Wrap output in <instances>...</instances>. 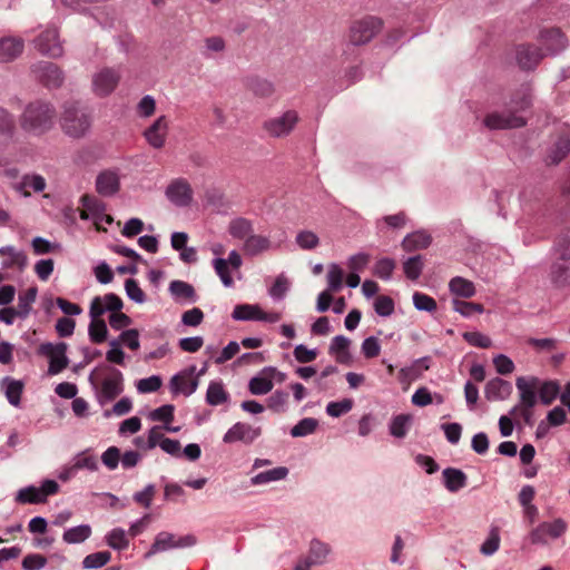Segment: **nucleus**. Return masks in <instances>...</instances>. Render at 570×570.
<instances>
[{
	"instance_id": "f257e3e1",
	"label": "nucleus",
	"mask_w": 570,
	"mask_h": 570,
	"mask_svg": "<svg viewBox=\"0 0 570 570\" xmlns=\"http://www.w3.org/2000/svg\"><path fill=\"white\" fill-rule=\"evenodd\" d=\"M56 118L57 111L52 104L35 100L24 107L20 117V126L33 136H41L53 128Z\"/></svg>"
},
{
	"instance_id": "f03ea898",
	"label": "nucleus",
	"mask_w": 570,
	"mask_h": 570,
	"mask_svg": "<svg viewBox=\"0 0 570 570\" xmlns=\"http://www.w3.org/2000/svg\"><path fill=\"white\" fill-rule=\"evenodd\" d=\"M62 131L71 138H82L91 127V115L79 101H67L60 116Z\"/></svg>"
},
{
	"instance_id": "7ed1b4c3",
	"label": "nucleus",
	"mask_w": 570,
	"mask_h": 570,
	"mask_svg": "<svg viewBox=\"0 0 570 570\" xmlns=\"http://www.w3.org/2000/svg\"><path fill=\"white\" fill-rule=\"evenodd\" d=\"M96 373V370L91 372L89 381L96 390V399L98 403L104 406L124 392V376L119 370L115 367H107V375L98 384Z\"/></svg>"
},
{
	"instance_id": "20e7f679",
	"label": "nucleus",
	"mask_w": 570,
	"mask_h": 570,
	"mask_svg": "<svg viewBox=\"0 0 570 570\" xmlns=\"http://www.w3.org/2000/svg\"><path fill=\"white\" fill-rule=\"evenodd\" d=\"M298 121V112L288 109L278 116L266 119L263 122V129L272 138H284L293 132Z\"/></svg>"
},
{
	"instance_id": "39448f33",
	"label": "nucleus",
	"mask_w": 570,
	"mask_h": 570,
	"mask_svg": "<svg viewBox=\"0 0 570 570\" xmlns=\"http://www.w3.org/2000/svg\"><path fill=\"white\" fill-rule=\"evenodd\" d=\"M382 29V20L375 17H365L352 22L348 29V41L354 46L370 42Z\"/></svg>"
},
{
	"instance_id": "423d86ee",
	"label": "nucleus",
	"mask_w": 570,
	"mask_h": 570,
	"mask_svg": "<svg viewBox=\"0 0 570 570\" xmlns=\"http://www.w3.org/2000/svg\"><path fill=\"white\" fill-rule=\"evenodd\" d=\"M68 345L65 342L57 344L42 343L39 346V354L49 358L48 374L57 375L69 365V358L66 355Z\"/></svg>"
},
{
	"instance_id": "0eeeda50",
	"label": "nucleus",
	"mask_w": 570,
	"mask_h": 570,
	"mask_svg": "<svg viewBox=\"0 0 570 570\" xmlns=\"http://www.w3.org/2000/svg\"><path fill=\"white\" fill-rule=\"evenodd\" d=\"M194 544H196V538L193 534L177 537L170 532L163 531L156 535L150 550L146 553V558L169 549L188 548Z\"/></svg>"
},
{
	"instance_id": "6e6552de",
	"label": "nucleus",
	"mask_w": 570,
	"mask_h": 570,
	"mask_svg": "<svg viewBox=\"0 0 570 570\" xmlns=\"http://www.w3.org/2000/svg\"><path fill=\"white\" fill-rule=\"evenodd\" d=\"M167 199L177 207H188L194 197V191L186 178H175L166 187Z\"/></svg>"
},
{
	"instance_id": "1a4fd4ad",
	"label": "nucleus",
	"mask_w": 570,
	"mask_h": 570,
	"mask_svg": "<svg viewBox=\"0 0 570 570\" xmlns=\"http://www.w3.org/2000/svg\"><path fill=\"white\" fill-rule=\"evenodd\" d=\"M104 309L100 308L98 299H92L89 308V316L91 318L88 326L89 338L95 344H100L106 341L108 328L106 322L101 318Z\"/></svg>"
},
{
	"instance_id": "9d476101",
	"label": "nucleus",
	"mask_w": 570,
	"mask_h": 570,
	"mask_svg": "<svg viewBox=\"0 0 570 570\" xmlns=\"http://www.w3.org/2000/svg\"><path fill=\"white\" fill-rule=\"evenodd\" d=\"M120 80V72L114 68H104L92 77V90L99 97L109 96Z\"/></svg>"
},
{
	"instance_id": "9b49d317",
	"label": "nucleus",
	"mask_w": 570,
	"mask_h": 570,
	"mask_svg": "<svg viewBox=\"0 0 570 570\" xmlns=\"http://www.w3.org/2000/svg\"><path fill=\"white\" fill-rule=\"evenodd\" d=\"M567 523L562 519H556L553 522H542L530 532L532 543H547V538L557 539L567 531Z\"/></svg>"
},
{
	"instance_id": "f8f14e48",
	"label": "nucleus",
	"mask_w": 570,
	"mask_h": 570,
	"mask_svg": "<svg viewBox=\"0 0 570 570\" xmlns=\"http://www.w3.org/2000/svg\"><path fill=\"white\" fill-rule=\"evenodd\" d=\"M515 386L520 394L519 406L534 407L537 404V394L540 386V380L535 376H520L515 380Z\"/></svg>"
},
{
	"instance_id": "ddd939ff",
	"label": "nucleus",
	"mask_w": 570,
	"mask_h": 570,
	"mask_svg": "<svg viewBox=\"0 0 570 570\" xmlns=\"http://www.w3.org/2000/svg\"><path fill=\"white\" fill-rule=\"evenodd\" d=\"M36 48L42 55H47L52 58L60 57L63 49L59 41L58 30L56 28H48L41 32L36 39Z\"/></svg>"
},
{
	"instance_id": "4468645a",
	"label": "nucleus",
	"mask_w": 570,
	"mask_h": 570,
	"mask_svg": "<svg viewBox=\"0 0 570 570\" xmlns=\"http://www.w3.org/2000/svg\"><path fill=\"white\" fill-rule=\"evenodd\" d=\"M483 122L489 129L521 128L527 124L523 117L517 116L513 112H492L484 118Z\"/></svg>"
},
{
	"instance_id": "2eb2a0df",
	"label": "nucleus",
	"mask_w": 570,
	"mask_h": 570,
	"mask_svg": "<svg viewBox=\"0 0 570 570\" xmlns=\"http://www.w3.org/2000/svg\"><path fill=\"white\" fill-rule=\"evenodd\" d=\"M39 80L48 88H58L63 82L61 69L52 62H40L35 67Z\"/></svg>"
},
{
	"instance_id": "dca6fc26",
	"label": "nucleus",
	"mask_w": 570,
	"mask_h": 570,
	"mask_svg": "<svg viewBox=\"0 0 570 570\" xmlns=\"http://www.w3.org/2000/svg\"><path fill=\"white\" fill-rule=\"evenodd\" d=\"M259 435L261 428H253L247 423L237 422L225 433L223 440L225 443H234L237 441L252 443Z\"/></svg>"
},
{
	"instance_id": "f3484780",
	"label": "nucleus",
	"mask_w": 570,
	"mask_h": 570,
	"mask_svg": "<svg viewBox=\"0 0 570 570\" xmlns=\"http://www.w3.org/2000/svg\"><path fill=\"white\" fill-rule=\"evenodd\" d=\"M277 370L275 367H265L259 375L250 379L248 390L253 395H265L273 390V379Z\"/></svg>"
},
{
	"instance_id": "a211bd4d",
	"label": "nucleus",
	"mask_w": 570,
	"mask_h": 570,
	"mask_svg": "<svg viewBox=\"0 0 570 570\" xmlns=\"http://www.w3.org/2000/svg\"><path fill=\"white\" fill-rule=\"evenodd\" d=\"M543 53L541 49L533 45H520L517 48V61L521 69L532 70L534 69L541 59Z\"/></svg>"
},
{
	"instance_id": "6ab92c4d",
	"label": "nucleus",
	"mask_w": 570,
	"mask_h": 570,
	"mask_svg": "<svg viewBox=\"0 0 570 570\" xmlns=\"http://www.w3.org/2000/svg\"><path fill=\"white\" fill-rule=\"evenodd\" d=\"M167 132L168 120L166 116H160L145 130L144 136L150 146L159 149L165 145Z\"/></svg>"
},
{
	"instance_id": "aec40b11",
	"label": "nucleus",
	"mask_w": 570,
	"mask_h": 570,
	"mask_svg": "<svg viewBox=\"0 0 570 570\" xmlns=\"http://www.w3.org/2000/svg\"><path fill=\"white\" fill-rule=\"evenodd\" d=\"M0 256L2 257L1 266L3 269H17L22 272L28 263L27 255L13 246L1 247Z\"/></svg>"
},
{
	"instance_id": "412c9836",
	"label": "nucleus",
	"mask_w": 570,
	"mask_h": 570,
	"mask_svg": "<svg viewBox=\"0 0 570 570\" xmlns=\"http://www.w3.org/2000/svg\"><path fill=\"white\" fill-rule=\"evenodd\" d=\"M195 367H191L189 373L180 372L174 375L170 380V389L174 393H183L186 396L193 394L197 386L198 380L193 377Z\"/></svg>"
},
{
	"instance_id": "4be33fe9",
	"label": "nucleus",
	"mask_w": 570,
	"mask_h": 570,
	"mask_svg": "<svg viewBox=\"0 0 570 570\" xmlns=\"http://www.w3.org/2000/svg\"><path fill=\"white\" fill-rule=\"evenodd\" d=\"M549 277L551 283L558 288L570 286V261L554 258L550 267Z\"/></svg>"
},
{
	"instance_id": "5701e85b",
	"label": "nucleus",
	"mask_w": 570,
	"mask_h": 570,
	"mask_svg": "<svg viewBox=\"0 0 570 570\" xmlns=\"http://www.w3.org/2000/svg\"><path fill=\"white\" fill-rule=\"evenodd\" d=\"M119 177L115 171L105 170L97 176L96 190L101 196H112L119 190Z\"/></svg>"
},
{
	"instance_id": "b1692460",
	"label": "nucleus",
	"mask_w": 570,
	"mask_h": 570,
	"mask_svg": "<svg viewBox=\"0 0 570 570\" xmlns=\"http://www.w3.org/2000/svg\"><path fill=\"white\" fill-rule=\"evenodd\" d=\"M24 43L19 38L4 37L0 39V62H10L23 51Z\"/></svg>"
},
{
	"instance_id": "393cba45",
	"label": "nucleus",
	"mask_w": 570,
	"mask_h": 570,
	"mask_svg": "<svg viewBox=\"0 0 570 570\" xmlns=\"http://www.w3.org/2000/svg\"><path fill=\"white\" fill-rule=\"evenodd\" d=\"M245 86L258 98H269L275 92L274 83L271 80L258 76L247 77Z\"/></svg>"
},
{
	"instance_id": "a878e982",
	"label": "nucleus",
	"mask_w": 570,
	"mask_h": 570,
	"mask_svg": "<svg viewBox=\"0 0 570 570\" xmlns=\"http://www.w3.org/2000/svg\"><path fill=\"white\" fill-rule=\"evenodd\" d=\"M512 392V385L502 379L490 380L485 385V397L490 401L504 400Z\"/></svg>"
},
{
	"instance_id": "bb28decb",
	"label": "nucleus",
	"mask_w": 570,
	"mask_h": 570,
	"mask_svg": "<svg viewBox=\"0 0 570 570\" xmlns=\"http://www.w3.org/2000/svg\"><path fill=\"white\" fill-rule=\"evenodd\" d=\"M432 237L424 230H417L405 236L402 242V247L405 252H414L425 249L430 246Z\"/></svg>"
},
{
	"instance_id": "cd10ccee",
	"label": "nucleus",
	"mask_w": 570,
	"mask_h": 570,
	"mask_svg": "<svg viewBox=\"0 0 570 570\" xmlns=\"http://www.w3.org/2000/svg\"><path fill=\"white\" fill-rule=\"evenodd\" d=\"M570 153V138L567 136H560L547 156L548 165H558L561 163Z\"/></svg>"
},
{
	"instance_id": "c85d7f7f",
	"label": "nucleus",
	"mask_w": 570,
	"mask_h": 570,
	"mask_svg": "<svg viewBox=\"0 0 570 570\" xmlns=\"http://www.w3.org/2000/svg\"><path fill=\"white\" fill-rule=\"evenodd\" d=\"M38 289L37 287H29L24 292L20 293L18 296V304L14 307L18 312L19 318H27L32 309V304L37 298Z\"/></svg>"
},
{
	"instance_id": "c756f323",
	"label": "nucleus",
	"mask_w": 570,
	"mask_h": 570,
	"mask_svg": "<svg viewBox=\"0 0 570 570\" xmlns=\"http://www.w3.org/2000/svg\"><path fill=\"white\" fill-rule=\"evenodd\" d=\"M445 488L450 492H458L466 485V474L459 469L448 468L443 470Z\"/></svg>"
},
{
	"instance_id": "7c9ffc66",
	"label": "nucleus",
	"mask_w": 570,
	"mask_h": 570,
	"mask_svg": "<svg viewBox=\"0 0 570 570\" xmlns=\"http://www.w3.org/2000/svg\"><path fill=\"white\" fill-rule=\"evenodd\" d=\"M541 39L551 52H558L566 47V38L560 29L552 28L541 32Z\"/></svg>"
},
{
	"instance_id": "2f4dec72",
	"label": "nucleus",
	"mask_w": 570,
	"mask_h": 570,
	"mask_svg": "<svg viewBox=\"0 0 570 570\" xmlns=\"http://www.w3.org/2000/svg\"><path fill=\"white\" fill-rule=\"evenodd\" d=\"M271 242L262 235L250 234L244 242L243 250L246 255L256 256L269 248Z\"/></svg>"
},
{
	"instance_id": "473e14b6",
	"label": "nucleus",
	"mask_w": 570,
	"mask_h": 570,
	"mask_svg": "<svg viewBox=\"0 0 570 570\" xmlns=\"http://www.w3.org/2000/svg\"><path fill=\"white\" fill-rule=\"evenodd\" d=\"M449 288L452 294L463 298H470L475 295L474 284L463 277H453L449 283Z\"/></svg>"
},
{
	"instance_id": "72a5a7b5",
	"label": "nucleus",
	"mask_w": 570,
	"mask_h": 570,
	"mask_svg": "<svg viewBox=\"0 0 570 570\" xmlns=\"http://www.w3.org/2000/svg\"><path fill=\"white\" fill-rule=\"evenodd\" d=\"M553 250L559 261H570V228H564L558 234Z\"/></svg>"
},
{
	"instance_id": "f704fd0d",
	"label": "nucleus",
	"mask_w": 570,
	"mask_h": 570,
	"mask_svg": "<svg viewBox=\"0 0 570 570\" xmlns=\"http://www.w3.org/2000/svg\"><path fill=\"white\" fill-rule=\"evenodd\" d=\"M229 394L224 389L222 382H210L206 392V402L209 405L217 406L228 401Z\"/></svg>"
},
{
	"instance_id": "c9c22d12",
	"label": "nucleus",
	"mask_w": 570,
	"mask_h": 570,
	"mask_svg": "<svg viewBox=\"0 0 570 570\" xmlns=\"http://www.w3.org/2000/svg\"><path fill=\"white\" fill-rule=\"evenodd\" d=\"M253 230L252 222L243 217L233 219L228 226V233L237 239H246Z\"/></svg>"
},
{
	"instance_id": "e433bc0d",
	"label": "nucleus",
	"mask_w": 570,
	"mask_h": 570,
	"mask_svg": "<svg viewBox=\"0 0 570 570\" xmlns=\"http://www.w3.org/2000/svg\"><path fill=\"white\" fill-rule=\"evenodd\" d=\"M288 473L287 468L279 466L268 471L261 472L250 479L253 485L266 484L273 481L283 480Z\"/></svg>"
},
{
	"instance_id": "4c0bfd02",
	"label": "nucleus",
	"mask_w": 570,
	"mask_h": 570,
	"mask_svg": "<svg viewBox=\"0 0 570 570\" xmlns=\"http://www.w3.org/2000/svg\"><path fill=\"white\" fill-rule=\"evenodd\" d=\"M330 553V547L320 541L313 540L309 546V554L305 559L313 566L323 564Z\"/></svg>"
},
{
	"instance_id": "58836bf2",
	"label": "nucleus",
	"mask_w": 570,
	"mask_h": 570,
	"mask_svg": "<svg viewBox=\"0 0 570 570\" xmlns=\"http://www.w3.org/2000/svg\"><path fill=\"white\" fill-rule=\"evenodd\" d=\"M91 535V527L88 524H81L65 531L62 539L69 544L81 543Z\"/></svg>"
},
{
	"instance_id": "ea45409f",
	"label": "nucleus",
	"mask_w": 570,
	"mask_h": 570,
	"mask_svg": "<svg viewBox=\"0 0 570 570\" xmlns=\"http://www.w3.org/2000/svg\"><path fill=\"white\" fill-rule=\"evenodd\" d=\"M539 397L546 405H550L560 393V385L556 381L541 382L538 389Z\"/></svg>"
},
{
	"instance_id": "a19ab883",
	"label": "nucleus",
	"mask_w": 570,
	"mask_h": 570,
	"mask_svg": "<svg viewBox=\"0 0 570 570\" xmlns=\"http://www.w3.org/2000/svg\"><path fill=\"white\" fill-rule=\"evenodd\" d=\"M261 307L258 305L239 304L233 311V318L239 321H258Z\"/></svg>"
},
{
	"instance_id": "79ce46f5",
	"label": "nucleus",
	"mask_w": 570,
	"mask_h": 570,
	"mask_svg": "<svg viewBox=\"0 0 570 570\" xmlns=\"http://www.w3.org/2000/svg\"><path fill=\"white\" fill-rule=\"evenodd\" d=\"M4 382H8L7 389H6V396L8 402L13 406L20 405L21 395L23 392V383L18 380H12L9 377L4 379Z\"/></svg>"
},
{
	"instance_id": "37998d69",
	"label": "nucleus",
	"mask_w": 570,
	"mask_h": 570,
	"mask_svg": "<svg viewBox=\"0 0 570 570\" xmlns=\"http://www.w3.org/2000/svg\"><path fill=\"white\" fill-rule=\"evenodd\" d=\"M205 203L216 212H224L228 208V203L224 194L218 189L206 190Z\"/></svg>"
},
{
	"instance_id": "c03bdc74",
	"label": "nucleus",
	"mask_w": 570,
	"mask_h": 570,
	"mask_svg": "<svg viewBox=\"0 0 570 570\" xmlns=\"http://www.w3.org/2000/svg\"><path fill=\"white\" fill-rule=\"evenodd\" d=\"M73 465L76 466L77 471L82 469L89 471H97L98 459L89 450H86L76 455V458L73 459Z\"/></svg>"
},
{
	"instance_id": "a18cd8bd",
	"label": "nucleus",
	"mask_w": 570,
	"mask_h": 570,
	"mask_svg": "<svg viewBox=\"0 0 570 570\" xmlns=\"http://www.w3.org/2000/svg\"><path fill=\"white\" fill-rule=\"evenodd\" d=\"M92 299L99 301L100 308L104 309V313L106 311H109L111 313H117V312L121 311V308L124 306L122 299L114 293H108L104 296H95Z\"/></svg>"
},
{
	"instance_id": "49530a36",
	"label": "nucleus",
	"mask_w": 570,
	"mask_h": 570,
	"mask_svg": "<svg viewBox=\"0 0 570 570\" xmlns=\"http://www.w3.org/2000/svg\"><path fill=\"white\" fill-rule=\"evenodd\" d=\"M169 291L171 295H174L177 298H185L194 301L195 298V289L194 287L183 281H173L169 284Z\"/></svg>"
},
{
	"instance_id": "de8ad7c7",
	"label": "nucleus",
	"mask_w": 570,
	"mask_h": 570,
	"mask_svg": "<svg viewBox=\"0 0 570 570\" xmlns=\"http://www.w3.org/2000/svg\"><path fill=\"white\" fill-rule=\"evenodd\" d=\"M405 276L411 281H416L423 269V261L421 255H416L406 259L403 264Z\"/></svg>"
},
{
	"instance_id": "09e8293b",
	"label": "nucleus",
	"mask_w": 570,
	"mask_h": 570,
	"mask_svg": "<svg viewBox=\"0 0 570 570\" xmlns=\"http://www.w3.org/2000/svg\"><path fill=\"white\" fill-rule=\"evenodd\" d=\"M16 500L20 503H43V493L36 487H27L18 492Z\"/></svg>"
},
{
	"instance_id": "8fccbe9b",
	"label": "nucleus",
	"mask_w": 570,
	"mask_h": 570,
	"mask_svg": "<svg viewBox=\"0 0 570 570\" xmlns=\"http://www.w3.org/2000/svg\"><path fill=\"white\" fill-rule=\"evenodd\" d=\"M317 425H318V422L316 419L305 417L292 428L291 435L293 438L306 436L308 434L314 433Z\"/></svg>"
},
{
	"instance_id": "3c124183",
	"label": "nucleus",
	"mask_w": 570,
	"mask_h": 570,
	"mask_svg": "<svg viewBox=\"0 0 570 570\" xmlns=\"http://www.w3.org/2000/svg\"><path fill=\"white\" fill-rule=\"evenodd\" d=\"M111 559V553L109 551H99L91 554H88L83 561L82 566L86 569H97L107 564Z\"/></svg>"
},
{
	"instance_id": "603ef678",
	"label": "nucleus",
	"mask_w": 570,
	"mask_h": 570,
	"mask_svg": "<svg viewBox=\"0 0 570 570\" xmlns=\"http://www.w3.org/2000/svg\"><path fill=\"white\" fill-rule=\"evenodd\" d=\"M411 422V416L407 414H400L396 415L391 425H390V432L395 438H404L407 433V428Z\"/></svg>"
},
{
	"instance_id": "864d4df0",
	"label": "nucleus",
	"mask_w": 570,
	"mask_h": 570,
	"mask_svg": "<svg viewBox=\"0 0 570 570\" xmlns=\"http://www.w3.org/2000/svg\"><path fill=\"white\" fill-rule=\"evenodd\" d=\"M453 309L460 313L462 316L469 317L474 313H483L484 308L482 304L465 302L461 299H453Z\"/></svg>"
},
{
	"instance_id": "5fc2aeb1",
	"label": "nucleus",
	"mask_w": 570,
	"mask_h": 570,
	"mask_svg": "<svg viewBox=\"0 0 570 570\" xmlns=\"http://www.w3.org/2000/svg\"><path fill=\"white\" fill-rule=\"evenodd\" d=\"M344 279V272L337 264H331L327 274L328 291L337 292L341 289Z\"/></svg>"
},
{
	"instance_id": "6e6d98bb",
	"label": "nucleus",
	"mask_w": 570,
	"mask_h": 570,
	"mask_svg": "<svg viewBox=\"0 0 570 570\" xmlns=\"http://www.w3.org/2000/svg\"><path fill=\"white\" fill-rule=\"evenodd\" d=\"M107 543L115 550L126 549L129 544L126 532L120 528H116L108 533Z\"/></svg>"
},
{
	"instance_id": "4d7b16f0",
	"label": "nucleus",
	"mask_w": 570,
	"mask_h": 570,
	"mask_svg": "<svg viewBox=\"0 0 570 570\" xmlns=\"http://www.w3.org/2000/svg\"><path fill=\"white\" fill-rule=\"evenodd\" d=\"M413 304L416 309L425 312H434L438 307L433 297L420 292L413 294Z\"/></svg>"
},
{
	"instance_id": "13d9d810",
	"label": "nucleus",
	"mask_w": 570,
	"mask_h": 570,
	"mask_svg": "<svg viewBox=\"0 0 570 570\" xmlns=\"http://www.w3.org/2000/svg\"><path fill=\"white\" fill-rule=\"evenodd\" d=\"M353 407V401L351 399H344L338 402H330L326 405V413L333 417H340L341 415L350 412Z\"/></svg>"
},
{
	"instance_id": "bf43d9fd",
	"label": "nucleus",
	"mask_w": 570,
	"mask_h": 570,
	"mask_svg": "<svg viewBox=\"0 0 570 570\" xmlns=\"http://www.w3.org/2000/svg\"><path fill=\"white\" fill-rule=\"evenodd\" d=\"M213 266L216 274L219 276L222 283L226 287H230L234 285L233 277L229 274V269L227 266V261L224 258H216L213 261Z\"/></svg>"
},
{
	"instance_id": "052dcab7",
	"label": "nucleus",
	"mask_w": 570,
	"mask_h": 570,
	"mask_svg": "<svg viewBox=\"0 0 570 570\" xmlns=\"http://www.w3.org/2000/svg\"><path fill=\"white\" fill-rule=\"evenodd\" d=\"M462 336L472 346L489 348L492 345L491 338L480 332H464Z\"/></svg>"
},
{
	"instance_id": "680f3d73",
	"label": "nucleus",
	"mask_w": 570,
	"mask_h": 570,
	"mask_svg": "<svg viewBox=\"0 0 570 570\" xmlns=\"http://www.w3.org/2000/svg\"><path fill=\"white\" fill-rule=\"evenodd\" d=\"M288 396L287 392L277 390L268 397L267 406L275 412H283L285 411Z\"/></svg>"
},
{
	"instance_id": "e2e57ef3",
	"label": "nucleus",
	"mask_w": 570,
	"mask_h": 570,
	"mask_svg": "<svg viewBox=\"0 0 570 570\" xmlns=\"http://www.w3.org/2000/svg\"><path fill=\"white\" fill-rule=\"evenodd\" d=\"M296 243L303 249H313L318 246L320 239L315 233L303 230L297 234Z\"/></svg>"
},
{
	"instance_id": "0e129e2a",
	"label": "nucleus",
	"mask_w": 570,
	"mask_h": 570,
	"mask_svg": "<svg viewBox=\"0 0 570 570\" xmlns=\"http://www.w3.org/2000/svg\"><path fill=\"white\" fill-rule=\"evenodd\" d=\"M47 564V558L39 553L27 554L22 560L24 570H41Z\"/></svg>"
},
{
	"instance_id": "69168bd1",
	"label": "nucleus",
	"mask_w": 570,
	"mask_h": 570,
	"mask_svg": "<svg viewBox=\"0 0 570 570\" xmlns=\"http://www.w3.org/2000/svg\"><path fill=\"white\" fill-rule=\"evenodd\" d=\"M161 379L157 375L141 379L137 382V390L139 393H153L160 389Z\"/></svg>"
},
{
	"instance_id": "338daca9",
	"label": "nucleus",
	"mask_w": 570,
	"mask_h": 570,
	"mask_svg": "<svg viewBox=\"0 0 570 570\" xmlns=\"http://www.w3.org/2000/svg\"><path fill=\"white\" fill-rule=\"evenodd\" d=\"M288 288V279L284 275H279L276 277L273 286L269 288V295L273 298L281 299L286 295Z\"/></svg>"
},
{
	"instance_id": "774afa93",
	"label": "nucleus",
	"mask_w": 570,
	"mask_h": 570,
	"mask_svg": "<svg viewBox=\"0 0 570 570\" xmlns=\"http://www.w3.org/2000/svg\"><path fill=\"white\" fill-rule=\"evenodd\" d=\"M375 312L380 316H390L394 312V302L389 296H379L374 303Z\"/></svg>"
}]
</instances>
